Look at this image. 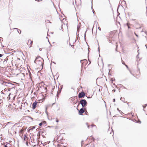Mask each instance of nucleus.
<instances>
[{
    "mask_svg": "<svg viewBox=\"0 0 147 147\" xmlns=\"http://www.w3.org/2000/svg\"><path fill=\"white\" fill-rule=\"evenodd\" d=\"M80 102L83 107H84L87 105V102L85 99L81 100Z\"/></svg>",
    "mask_w": 147,
    "mask_h": 147,
    "instance_id": "nucleus-1",
    "label": "nucleus"
},
{
    "mask_svg": "<svg viewBox=\"0 0 147 147\" xmlns=\"http://www.w3.org/2000/svg\"><path fill=\"white\" fill-rule=\"evenodd\" d=\"M78 97L79 98H82L84 97L85 96V94L84 92H82L78 94Z\"/></svg>",
    "mask_w": 147,
    "mask_h": 147,
    "instance_id": "nucleus-2",
    "label": "nucleus"
},
{
    "mask_svg": "<svg viewBox=\"0 0 147 147\" xmlns=\"http://www.w3.org/2000/svg\"><path fill=\"white\" fill-rule=\"evenodd\" d=\"M37 103V102H36V101L33 103V104H32V108L33 109H34L36 108Z\"/></svg>",
    "mask_w": 147,
    "mask_h": 147,
    "instance_id": "nucleus-3",
    "label": "nucleus"
},
{
    "mask_svg": "<svg viewBox=\"0 0 147 147\" xmlns=\"http://www.w3.org/2000/svg\"><path fill=\"white\" fill-rule=\"evenodd\" d=\"M84 109L83 108H82L79 111V114L81 115V114L84 113Z\"/></svg>",
    "mask_w": 147,
    "mask_h": 147,
    "instance_id": "nucleus-4",
    "label": "nucleus"
},
{
    "mask_svg": "<svg viewBox=\"0 0 147 147\" xmlns=\"http://www.w3.org/2000/svg\"><path fill=\"white\" fill-rule=\"evenodd\" d=\"M42 59L41 58V59H39L38 60V61H37V64H38L39 65H42Z\"/></svg>",
    "mask_w": 147,
    "mask_h": 147,
    "instance_id": "nucleus-5",
    "label": "nucleus"
},
{
    "mask_svg": "<svg viewBox=\"0 0 147 147\" xmlns=\"http://www.w3.org/2000/svg\"><path fill=\"white\" fill-rule=\"evenodd\" d=\"M41 59V58L40 57H37L36 58V59H35V60L34 61V63L37 64V61H38V59Z\"/></svg>",
    "mask_w": 147,
    "mask_h": 147,
    "instance_id": "nucleus-6",
    "label": "nucleus"
},
{
    "mask_svg": "<svg viewBox=\"0 0 147 147\" xmlns=\"http://www.w3.org/2000/svg\"><path fill=\"white\" fill-rule=\"evenodd\" d=\"M107 38L109 42L110 43H112V40H111L112 39V38L111 36H107Z\"/></svg>",
    "mask_w": 147,
    "mask_h": 147,
    "instance_id": "nucleus-7",
    "label": "nucleus"
},
{
    "mask_svg": "<svg viewBox=\"0 0 147 147\" xmlns=\"http://www.w3.org/2000/svg\"><path fill=\"white\" fill-rule=\"evenodd\" d=\"M87 60L86 59H84V60H82L81 61V63H82V64H83V63H84V62H87Z\"/></svg>",
    "mask_w": 147,
    "mask_h": 147,
    "instance_id": "nucleus-8",
    "label": "nucleus"
},
{
    "mask_svg": "<svg viewBox=\"0 0 147 147\" xmlns=\"http://www.w3.org/2000/svg\"><path fill=\"white\" fill-rule=\"evenodd\" d=\"M14 29L17 30L18 32V33H19V34H21V31L20 30L18 29L17 28H14Z\"/></svg>",
    "mask_w": 147,
    "mask_h": 147,
    "instance_id": "nucleus-9",
    "label": "nucleus"
},
{
    "mask_svg": "<svg viewBox=\"0 0 147 147\" xmlns=\"http://www.w3.org/2000/svg\"><path fill=\"white\" fill-rule=\"evenodd\" d=\"M24 131V129H22L19 131V133L20 134L22 133Z\"/></svg>",
    "mask_w": 147,
    "mask_h": 147,
    "instance_id": "nucleus-10",
    "label": "nucleus"
},
{
    "mask_svg": "<svg viewBox=\"0 0 147 147\" xmlns=\"http://www.w3.org/2000/svg\"><path fill=\"white\" fill-rule=\"evenodd\" d=\"M28 139V138L26 136V135H24V140L26 141V140H27Z\"/></svg>",
    "mask_w": 147,
    "mask_h": 147,
    "instance_id": "nucleus-11",
    "label": "nucleus"
},
{
    "mask_svg": "<svg viewBox=\"0 0 147 147\" xmlns=\"http://www.w3.org/2000/svg\"><path fill=\"white\" fill-rule=\"evenodd\" d=\"M91 127H95L96 128V126L95 125H91Z\"/></svg>",
    "mask_w": 147,
    "mask_h": 147,
    "instance_id": "nucleus-12",
    "label": "nucleus"
},
{
    "mask_svg": "<svg viewBox=\"0 0 147 147\" xmlns=\"http://www.w3.org/2000/svg\"><path fill=\"white\" fill-rule=\"evenodd\" d=\"M30 42H32V41L30 40H28V42L27 43L28 44V43H30Z\"/></svg>",
    "mask_w": 147,
    "mask_h": 147,
    "instance_id": "nucleus-13",
    "label": "nucleus"
},
{
    "mask_svg": "<svg viewBox=\"0 0 147 147\" xmlns=\"http://www.w3.org/2000/svg\"><path fill=\"white\" fill-rule=\"evenodd\" d=\"M125 99L124 98H123L122 97H121V98H120V100H122V101H123Z\"/></svg>",
    "mask_w": 147,
    "mask_h": 147,
    "instance_id": "nucleus-14",
    "label": "nucleus"
},
{
    "mask_svg": "<svg viewBox=\"0 0 147 147\" xmlns=\"http://www.w3.org/2000/svg\"><path fill=\"white\" fill-rule=\"evenodd\" d=\"M42 122H41L39 124V125L40 126H41L42 125Z\"/></svg>",
    "mask_w": 147,
    "mask_h": 147,
    "instance_id": "nucleus-15",
    "label": "nucleus"
},
{
    "mask_svg": "<svg viewBox=\"0 0 147 147\" xmlns=\"http://www.w3.org/2000/svg\"><path fill=\"white\" fill-rule=\"evenodd\" d=\"M80 28H79V27H78V28H77V32H78V31H79V29H80Z\"/></svg>",
    "mask_w": 147,
    "mask_h": 147,
    "instance_id": "nucleus-16",
    "label": "nucleus"
},
{
    "mask_svg": "<svg viewBox=\"0 0 147 147\" xmlns=\"http://www.w3.org/2000/svg\"><path fill=\"white\" fill-rule=\"evenodd\" d=\"M86 124H87V127H88V128H89V127H90V126L89 125H88V123H86Z\"/></svg>",
    "mask_w": 147,
    "mask_h": 147,
    "instance_id": "nucleus-17",
    "label": "nucleus"
},
{
    "mask_svg": "<svg viewBox=\"0 0 147 147\" xmlns=\"http://www.w3.org/2000/svg\"><path fill=\"white\" fill-rule=\"evenodd\" d=\"M42 123H44L45 124L46 123V122L45 121H44Z\"/></svg>",
    "mask_w": 147,
    "mask_h": 147,
    "instance_id": "nucleus-18",
    "label": "nucleus"
},
{
    "mask_svg": "<svg viewBox=\"0 0 147 147\" xmlns=\"http://www.w3.org/2000/svg\"><path fill=\"white\" fill-rule=\"evenodd\" d=\"M115 90H114V89L113 90H112V92H115Z\"/></svg>",
    "mask_w": 147,
    "mask_h": 147,
    "instance_id": "nucleus-19",
    "label": "nucleus"
},
{
    "mask_svg": "<svg viewBox=\"0 0 147 147\" xmlns=\"http://www.w3.org/2000/svg\"><path fill=\"white\" fill-rule=\"evenodd\" d=\"M146 106H143V108L144 109L145 108L146 106L147 105V104H146Z\"/></svg>",
    "mask_w": 147,
    "mask_h": 147,
    "instance_id": "nucleus-20",
    "label": "nucleus"
},
{
    "mask_svg": "<svg viewBox=\"0 0 147 147\" xmlns=\"http://www.w3.org/2000/svg\"><path fill=\"white\" fill-rule=\"evenodd\" d=\"M3 56V55L1 54H0V57H1Z\"/></svg>",
    "mask_w": 147,
    "mask_h": 147,
    "instance_id": "nucleus-21",
    "label": "nucleus"
},
{
    "mask_svg": "<svg viewBox=\"0 0 147 147\" xmlns=\"http://www.w3.org/2000/svg\"><path fill=\"white\" fill-rule=\"evenodd\" d=\"M59 94V92H57V97L58 96V95Z\"/></svg>",
    "mask_w": 147,
    "mask_h": 147,
    "instance_id": "nucleus-22",
    "label": "nucleus"
},
{
    "mask_svg": "<svg viewBox=\"0 0 147 147\" xmlns=\"http://www.w3.org/2000/svg\"><path fill=\"white\" fill-rule=\"evenodd\" d=\"M135 34L136 36L138 37V35L136 34V33H135Z\"/></svg>",
    "mask_w": 147,
    "mask_h": 147,
    "instance_id": "nucleus-23",
    "label": "nucleus"
},
{
    "mask_svg": "<svg viewBox=\"0 0 147 147\" xmlns=\"http://www.w3.org/2000/svg\"><path fill=\"white\" fill-rule=\"evenodd\" d=\"M1 93H2V94H3L4 93H3V91L2 90V91L1 92Z\"/></svg>",
    "mask_w": 147,
    "mask_h": 147,
    "instance_id": "nucleus-24",
    "label": "nucleus"
},
{
    "mask_svg": "<svg viewBox=\"0 0 147 147\" xmlns=\"http://www.w3.org/2000/svg\"><path fill=\"white\" fill-rule=\"evenodd\" d=\"M56 122H59V120L57 119V120L56 121Z\"/></svg>",
    "mask_w": 147,
    "mask_h": 147,
    "instance_id": "nucleus-25",
    "label": "nucleus"
},
{
    "mask_svg": "<svg viewBox=\"0 0 147 147\" xmlns=\"http://www.w3.org/2000/svg\"><path fill=\"white\" fill-rule=\"evenodd\" d=\"M98 29L100 30V28L99 27H98Z\"/></svg>",
    "mask_w": 147,
    "mask_h": 147,
    "instance_id": "nucleus-26",
    "label": "nucleus"
},
{
    "mask_svg": "<svg viewBox=\"0 0 147 147\" xmlns=\"http://www.w3.org/2000/svg\"><path fill=\"white\" fill-rule=\"evenodd\" d=\"M86 31L85 32V34H84V37H85V36H86Z\"/></svg>",
    "mask_w": 147,
    "mask_h": 147,
    "instance_id": "nucleus-27",
    "label": "nucleus"
},
{
    "mask_svg": "<svg viewBox=\"0 0 147 147\" xmlns=\"http://www.w3.org/2000/svg\"><path fill=\"white\" fill-rule=\"evenodd\" d=\"M92 11H93V13L94 14V13L95 12L94 11V10L93 9Z\"/></svg>",
    "mask_w": 147,
    "mask_h": 147,
    "instance_id": "nucleus-28",
    "label": "nucleus"
},
{
    "mask_svg": "<svg viewBox=\"0 0 147 147\" xmlns=\"http://www.w3.org/2000/svg\"><path fill=\"white\" fill-rule=\"evenodd\" d=\"M4 147H7V145L6 144L5 146H4Z\"/></svg>",
    "mask_w": 147,
    "mask_h": 147,
    "instance_id": "nucleus-29",
    "label": "nucleus"
},
{
    "mask_svg": "<svg viewBox=\"0 0 147 147\" xmlns=\"http://www.w3.org/2000/svg\"><path fill=\"white\" fill-rule=\"evenodd\" d=\"M115 99H113V101L114 102H115Z\"/></svg>",
    "mask_w": 147,
    "mask_h": 147,
    "instance_id": "nucleus-30",
    "label": "nucleus"
},
{
    "mask_svg": "<svg viewBox=\"0 0 147 147\" xmlns=\"http://www.w3.org/2000/svg\"><path fill=\"white\" fill-rule=\"evenodd\" d=\"M127 26L128 28H130V27L128 25H127Z\"/></svg>",
    "mask_w": 147,
    "mask_h": 147,
    "instance_id": "nucleus-31",
    "label": "nucleus"
},
{
    "mask_svg": "<svg viewBox=\"0 0 147 147\" xmlns=\"http://www.w3.org/2000/svg\"><path fill=\"white\" fill-rule=\"evenodd\" d=\"M125 66L127 67V68H128V66L127 65H125Z\"/></svg>",
    "mask_w": 147,
    "mask_h": 147,
    "instance_id": "nucleus-32",
    "label": "nucleus"
},
{
    "mask_svg": "<svg viewBox=\"0 0 147 147\" xmlns=\"http://www.w3.org/2000/svg\"><path fill=\"white\" fill-rule=\"evenodd\" d=\"M89 48H88V53H89Z\"/></svg>",
    "mask_w": 147,
    "mask_h": 147,
    "instance_id": "nucleus-33",
    "label": "nucleus"
},
{
    "mask_svg": "<svg viewBox=\"0 0 147 147\" xmlns=\"http://www.w3.org/2000/svg\"><path fill=\"white\" fill-rule=\"evenodd\" d=\"M35 1H38L39 2L40 1V0H35Z\"/></svg>",
    "mask_w": 147,
    "mask_h": 147,
    "instance_id": "nucleus-34",
    "label": "nucleus"
},
{
    "mask_svg": "<svg viewBox=\"0 0 147 147\" xmlns=\"http://www.w3.org/2000/svg\"><path fill=\"white\" fill-rule=\"evenodd\" d=\"M32 42H30V44H32Z\"/></svg>",
    "mask_w": 147,
    "mask_h": 147,
    "instance_id": "nucleus-35",
    "label": "nucleus"
},
{
    "mask_svg": "<svg viewBox=\"0 0 147 147\" xmlns=\"http://www.w3.org/2000/svg\"><path fill=\"white\" fill-rule=\"evenodd\" d=\"M123 63V64L124 65H125V63H123H123Z\"/></svg>",
    "mask_w": 147,
    "mask_h": 147,
    "instance_id": "nucleus-36",
    "label": "nucleus"
},
{
    "mask_svg": "<svg viewBox=\"0 0 147 147\" xmlns=\"http://www.w3.org/2000/svg\"><path fill=\"white\" fill-rule=\"evenodd\" d=\"M145 47H146V49H147V45H145Z\"/></svg>",
    "mask_w": 147,
    "mask_h": 147,
    "instance_id": "nucleus-37",
    "label": "nucleus"
},
{
    "mask_svg": "<svg viewBox=\"0 0 147 147\" xmlns=\"http://www.w3.org/2000/svg\"><path fill=\"white\" fill-rule=\"evenodd\" d=\"M83 141H82V142H81V144H82V143H83Z\"/></svg>",
    "mask_w": 147,
    "mask_h": 147,
    "instance_id": "nucleus-38",
    "label": "nucleus"
},
{
    "mask_svg": "<svg viewBox=\"0 0 147 147\" xmlns=\"http://www.w3.org/2000/svg\"><path fill=\"white\" fill-rule=\"evenodd\" d=\"M26 144H27V145H28V142H26Z\"/></svg>",
    "mask_w": 147,
    "mask_h": 147,
    "instance_id": "nucleus-39",
    "label": "nucleus"
},
{
    "mask_svg": "<svg viewBox=\"0 0 147 147\" xmlns=\"http://www.w3.org/2000/svg\"><path fill=\"white\" fill-rule=\"evenodd\" d=\"M61 90H59V93H60V92H61Z\"/></svg>",
    "mask_w": 147,
    "mask_h": 147,
    "instance_id": "nucleus-40",
    "label": "nucleus"
},
{
    "mask_svg": "<svg viewBox=\"0 0 147 147\" xmlns=\"http://www.w3.org/2000/svg\"><path fill=\"white\" fill-rule=\"evenodd\" d=\"M98 51H99V47H98Z\"/></svg>",
    "mask_w": 147,
    "mask_h": 147,
    "instance_id": "nucleus-41",
    "label": "nucleus"
},
{
    "mask_svg": "<svg viewBox=\"0 0 147 147\" xmlns=\"http://www.w3.org/2000/svg\"><path fill=\"white\" fill-rule=\"evenodd\" d=\"M46 109L47 110V108H46ZM46 112L47 113V110H46Z\"/></svg>",
    "mask_w": 147,
    "mask_h": 147,
    "instance_id": "nucleus-42",
    "label": "nucleus"
},
{
    "mask_svg": "<svg viewBox=\"0 0 147 147\" xmlns=\"http://www.w3.org/2000/svg\"><path fill=\"white\" fill-rule=\"evenodd\" d=\"M135 20V19H132V20Z\"/></svg>",
    "mask_w": 147,
    "mask_h": 147,
    "instance_id": "nucleus-43",
    "label": "nucleus"
},
{
    "mask_svg": "<svg viewBox=\"0 0 147 147\" xmlns=\"http://www.w3.org/2000/svg\"><path fill=\"white\" fill-rule=\"evenodd\" d=\"M117 110H119V109L118 108L117 109Z\"/></svg>",
    "mask_w": 147,
    "mask_h": 147,
    "instance_id": "nucleus-44",
    "label": "nucleus"
},
{
    "mask_svg": "<svg viewBox=\"0 0 147 147\" xmlns=\"http://www.w3.org/2000/svg\"><path fill=\"white\" fill-rule=\"evenodd\" d=\"M130 73H131V74L132 75H133V74L131 73V71H130Z\"/></svg>",
    "mask_w": 147,
    "mask_h": 147,
    "instance_id": "nucleus-45",
    "label": "nucleus"
},
{
    "mask_svg": "<svg viewBox=\"0 0 147 147\" xmlns=\"http://www.w3.org/2000/svg\"><path fill=\"white\" fill-rule=\"evenodd\" d=\"M47 22H49V20H47Z\"/></svg>",
    "mask_w": 147,
    "mask_h": 147,
    "instance_id": "nucleus-46",
    "label": "nucleus"
},
{
    "mask_svg": "<svg viewBox=\"0 0 147 147\" xmlns=\"http://www.w3.org/2000/svg\"><path fill=\"white\" fill-rule=\"evenodd\" d=\"M34 127H33V129H34Z\"/></svg>",
    "mask_w": 147,
    "mask_h": 147,
    "instance_id": "nucleus-47",
    "label": "nucleus"
},
{
    "mask_svg": "<svg viewBox=\"0 0 147 147\" xmlns=\"http://www.w3.org/2000/svg\"><path fill=\"white\" fill-rule=\"evenodd\" d=\"M116 51H117V49H116Z\"/></svg>",
    "mask_w": 147,
    "mask_h": 147,
    "instance_id": "nucleus-48",
    "label": "nucleus"
},
{
    "mask_svg": "<svg viewBox=\"0 0 147 147\" xmlns=\"http://www.w3.org/2000/svg\"><path fill=\"white\" fill-rule=\"evenodd\" d=\"M40 51L41 50V49H40Z\"/></svg>",
    "mask_w": 147,
    "mask_h": 147,
    "instance_id": "nucleus-49",
    "label": "nucleus"
},
{
    "mask_svg": "<svg viewBox=\"0 0 147 147\" xmlns=\"http://www.w3.org/2000/svg\"><path fill=\"white\" fill-rule=\"evenodd\" d=\"M54 63H55V62H53Z\"/></svg>",
    "mask_w": 147,
    "mask_h": 147,
    "instance_id": "nucleus-50",
    "label": "nucleus"
},
{
    "mask_svg": "<svg viewBox=\"0 0 147 147\" xmlns=\"http://www.w3.org/2000/svg\"><path fill=\"white\" fill-rule=\"evenodd\" d=\"M64 147H65V146H64Z\"/></svg>",
    "mask_w": 147,
    "mask_h": 147,
    "instance_id": "nucleus-51",
    "label": "nucleus"
}]
</instances>
